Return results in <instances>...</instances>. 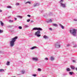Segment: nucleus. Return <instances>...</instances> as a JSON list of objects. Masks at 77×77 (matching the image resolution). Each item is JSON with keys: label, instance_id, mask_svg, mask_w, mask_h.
I'll list each match as a JSON object with an SVG mask.
<instances>
[{"label": "nucleus", "instance_id": "nucleus-1", "mask_svg": "<svg viewBox=\"0 0 77 77\" xmlns=\"http://www.w3.org/2000/svg\"><path fill=\"white\" fill-rule=\"evenodd\" d=\"M17 38H18V37L16 36L14 38L11 39V41L10 42V44L11 47H13L14 45V42L17 39Z\"/></svg>", "mask_w": 77, "mask_h": 77}, {"label": "nucleus", "instance_id": "nucleus-2", "mask_svg": "<svg viewBox=\"0 0 77 77\" xmlns=\"http://www.w3.org/2000/svg\"><path fill=\"white\" fill-rule=\"evenodd\" d=\"M77 31V30L75 29H73L72 30H70V33H71L72 35H73V36H76V32Z\"/></svg>", "mask_w": 77, "mask_h": 77}, {"label": "nucleus", "instance_id": "nucleus-3", "mask_svg": "<svg viewBox=\"0 0 77 77\" xmlns=\"http://www.w3.org/2000/svg\"><path fill=\"white\" fill-rule=\"evenodd\" d=\"M40 33H41L40 31L38 30L37 31L35 32V35H36V36H37V37H39L40 36H41V35L39 34Z\"/></svg>", "mask_w": 77, "mask_h": 77}, {"label": "nucleus", "instance_id": "nucleus-4", "mask_svg": "<svg viewBox=\"0 0 77 77\" xmlns=\"http://www.w3.org/2000/svg\"><path fill=\"white\" fill-rule=\"evenodd\" d=\"M33 30H42V29L40 28H34L33 29Z\"/></svg>", "mask_w": 77, "mask_h": 77}, {"label": "nucleus", "instance_id": "nucleus-5", "mask_svg": "<svg viewBox=\"0 0 77 77\" xmlns=\"http://www.w3.org/2000/svg\"><path fill=\"white\" fill-rule=\"evenodd\" d=\"M61 6H62L63 7V8H65V4H62V3H60Z\"/></svg>", "mask_w": 77, "mask_h": 77}, {"label": "nucleus", "instance_id": "nucleus-6", "mask_svg": "<svg viewBox=\"0 0 77 77\" xmlns=\"http://www.w3.org/2000/svg\"><path fill=\"white\" fill-rule=\"evenodd\" d=\"M32 59L33 60H38L37 58H33Z\"/></svg>", "mask_w": 77, "mask_h": 77}, {"label": "nucleus", "instance_id": "nucleus-7", "mask_svg": "<svg viewBox=\"0 0 77 77\" xmlns=\"http://www.w3.org/2000/svg\"><path fill=\"white\" fill-rule=\"evenodd\" d=\"M71 69H75V67L72 66H71Z\"/></svg>", "mask_w": 77, "mask_h": 77}, {"label": "nucleus", "instance_id": "nucleus-8", "mask_svg": "<svg viewBox=\"0 0 77 77\" xmlns=\"http://www.w3.org/2000/svg\"><path fill=\"white\" fill-rule=\"evenodd\" d=\"M9 65H10V62L9 61L7 62L6 64V65L9 66Z\"/></svg>", "mask_w": 77, "mask_h": 77}, {"label": "nucleus", "instance_id": "nucleus-9", "mask_svg": "<svg viewBox=\"0 0 77 77\" xmlns=\"http://www.w3.org/2000/svg\"><path fill=\"white\" fill-rule=\"evenodd\" d=\"M66 71H71V69H70L69 68H67L66 69Z\"/></svg>", "mask_w": 77, "mask_h": 77}, {"label": "nucleus", "instance_id": "nucleus-10", "mask_svg": "<svg viewBox=\"0 0 77 77\" xmlns=\"http://www.w3.org/2000/svg\"><path fill=\"white\" fill-rule=\"evenodd\" d=\"M60 27H61V28H62V29H64V27H63V26H62V24H60Z\"/></svg>", "mask_w": 77, "mask_h": 77}, {"label": "nucleus", "instance_id": "nucleus-11", "mask_svg": "<svg viewBox=\"0 0 77 77\" xmlns=\"http://www.w3.org/2000/svg\"><path fill=\"white\" fill-rule=\"evenodd\" d=\"M0 22L1 23V26H3V25H4V23L3 22H2V21H0Z\"/></svg>", "mask_w": 77, "mask_h": 77}, {"label": "nucleus", "instance_id": "nucleus-12", "mask_svg": "<svg viewBox=\"0 0 77 77\" xmlns=\"http://www.w3.org/2000/svg\"><path fill=\"white\" fill-rule=\"evenodd\" d=\"M36 48V46L33 47L31 48V50H33V49H34V48Z\"/></svg>", "mask_w": 77, "mask_h": 77}, {"label": "nucleus", "instance_id": "nucleus-13", "mask_svg": "<svg viewBox=\"0 0 77 77\" xmlns=\"http://www.w3.org/2000/svg\"><path fill=\"white\" fill-rule=\"evenodd\" d=\"M43 37L44 38H45V39H47V38H48V37L46 35H44Z\"/></svg>", "mask_w": 77, "mask_h": 77}, {"label": "nucleus", "instance_id": "nucleus-14", "mask_svg": "<svg viewBox=\"0 0 77 77\" xmlns=\"http://www.w3.org/2000/svg\"><path fill=\"white\" fill-rule=\"evenodd\" d=\"M51 60H54V57H51Z\"/></svg>", "mask_w": 77, "mask_h": 77}, {"label": "nucleus", "instance_id": "nucleus-15", "mask_svg": "<svg viewBox=\"0 0 77 77\" xmlns=\"http://www.w3.org/2000/svg\"><path fill=\"white\" fill-rule=\"evenodd\" d=\"M69 74L70 75H72V74H73V72H69Z\"/></svg>", "mask_w": 77, "mask_h": 77}, {"label": "nucleus", "instance_id": "nucleus-16", "mask_svg": "<svg viewBox=\"0 0 77 77\" xmlns=\"http://www.w3.org/2000/svg\"><path fill=\"white\" fill-rule=\"evenodd\" d=\"M53 25L54 26H55V27H56V26H57L56 24H53Z\"/></svg>", "mask_w": 77, "mask_h": 77}, {"label": "nucleus", "instance_id": "nucleus-17", "mask_svg": "<svg viewBox=\"0 0 77 77\" xmlns=\"http://www.w3.org/2000/svg\"><path fill=\"white\" fill-rule=\"evenodd\" d=\"M3 30H1V29H0V33H3Z\"/></svg>", "mask_w": 77, "mask_h": 77}, {"label": "nucleus", "instance_id": "nucleus-18", "mask_svg": "<svg viewBox=\"0 0 77 77\" xmlns=\"http://www.w3.org/2000/svg\"><path fill=\"white\" fill-rule=\"evenodd\" d=\"M4 71V70L3 69H0V71Z\"/></svg>", "mask_w": 77, "mask_h": 77}, {"label": "nucleus", "instance_id": "nucleus-19", "mask_svg": "<svg viewBox=\"0 0 77 77\" xmlns=\"http://www.w3.org/2000/svg\"><path fill=\"white\" fill-rule=\"evenodd\" d=\"M27 3H29V4H30V2H28L26 3V4H27Z\"/></svg>", "mask_w": 77, "mask_h": 77}, {"label": "nucleus", "instance_id": "nucleus-20", "mask_svg": "<svg viewBox=\"0 0 77 77\" xmlns=\"http://www.w3.org/2000/svg\"><path fill=\"white\" fill-rule=\"evenodd\" d=\"M19 29H22V27L21 26H20L19 27Z\"/></svg>", "mask_w": 77, "mask_h": 77}, {"label": "nucleus", "instance_id": "nucleus-21", "mask_svg": "<svg viewBox=\"0 0 77 77\" xmlns=\"http://www.w3.org/2000/svg\"><path fill=\"white\" fill-rule=\"evenodd\" d=\"M22 74H24V70H22Z\"/></svg>", "mask_w": 77, "mask_h": 77}, {"label": "nucleus", "instance_id": "nucleus-22", "mask_svg": "<svg viewBox=\"0 0 77 77\" xmlns=\"http://www.w3.org/2000/svg\"><path fill=\"white\" fill-rule=\"evenodd\" d=\"M38 71H41V69L40 68L38 69Z\"/></svg>", "mask_w": 77, "mask_h": 77}, {"label": "nucleus", "instance_id": "nucleus-23", "mask_svg": "<svg viewBox=\"0 0 77 77\" xmlns=\"http://www.w3.org/2000/svg\"><path fill=\"white\" fill-rule=\"evenodd\" d=\"M45 60H48V58H47V57L45 58Z\"/></svg>", "mask_w": 77, "mask_h": 77}, {"label": "nucleus", "instance_id": "nucleus-24", "mask_svg": "<svg viewBox=\"0 0 77 77\" xmlns=\"http://www.w3.org/2000/svg\"><path fill=\"white\" fill-rule=\"evenodd\" d=\"M30 21V19H28L27 20V22H29Z\"/></svg>", "mask_w": 77, "mask_h": 77}, {"label": "nucleus", "instance_id": "nucleus-25", "mask_svg": "<svg viewBox=\"0 0 77 77\" xmlns=\"http://www.w3.org/2000/svg\"><path fill=\"white\" fill-rule=\"evenodd\" d=\"M16 5H17V6H18V5H19V3H17L16 4Z\"/></svg>", "mask_w": 77, "mask_h": 77}, {"label": "nucleus", "instance_id": "nucleus-26", "mask_svg": "<svg viewBox=\"0 0 77 77\" xmlns=\"http://www.w3.org/2000/svg\"><path fill=\"white\" fill-rule=\"evenodd\" d=\"M8 8H11V6H8L7 7Z\"/></svg>", "mask_w": 77, "mask_h": 77}, {"label": "nucleus", "instance_id": "nucleus-27", "mask_svg": "<svg viewBox=\"0 0 77 77\" xmlns=\"http://www.w3.org/2000/svg\"><path fill=\"white\" fill-rule=\"evenodd\" d=\"M60 45H58V46H57V48H60Z\"/></svg>", "mask_w": 77, "mask_h": 77}, {"label": "nucleus", "instance_id": "nucleus-28", "mask_svg": "<svg viewBox=\"0 0 77 77\" xmlns=\"http://www.w3.org/2000/svg\"><path fill=\"white\" fill-rule=\"evenodd\" d=\"M9 22H10V23H12V22H13V20H9Z\"/></svg>", "mask_w": 77, "mask_h": 77}, {"label": "nucleus", "instance_id": "nucleus-29", "mask_svg": "<svg viewBox=\"0 0 77 77\" xmlns=\"http://www.w3.org/2000/svg\"><path fill=\"white\" fill-rule=\"evenodd\" d=\"M18 17L20 18H22V17L20 16H18Z\"/></svg>", "mask_w": 77, "mask_h": 77}, {"label": "nucleus", "instance_id": "nucleus-30", "mask_svg": "<svg viewBox=\"0 0 77 77\" xmlns=\"http://www.w3.org/2000/svg\"><path fill=\"white\" fill-rule=\"evenodd\" d=\"M33 76H34V77H36V74L33 75Z\"/></svg>", "mask_w": 77, "mask_h": 77}, {"label": "nucleus", "instance_id": "nucleus-31", "mask_svg": "<svg viewBox=\"0 0 77 77\" xmlns=\"http://www.w3.org/2000/svg\"><path fill=\"white\" fill-rule=\"evenodd\" d=\"M27 17H31V16L30 15H27Z\"/></svg>", "mask_w": 77, "mask_h": 77}, {"label": "nucleus", "instance_id": "nucleus-32", "mask_svg": "<svg viewBox=\"0 0 77 77\" xmlns=\"http://www.w3.org/2000/svg\"><path fill=\"white\" fill-rule=\"evenodd\" d=\"M49 29L50 30H52V28H49Z\"/></svg>", "mask_w": 77, "mask_h": 77}, {"label": "nucleus", "instance_id": "nucleus-33", "mask_svg": "<svg viewBox=\"0 0 77 77\" xmlns=\"http://www.w3.org/2000/svg\"><path fill=\"white\" fill-rule=\"evenodd\" d=\"M73 62L74 63H75V61L74 60H73Z\"/></svg>", "mask_w": 77, "mask_h": 77}, {"label": "nucleus", "instance_id": "nucleus-34", "mask_svg": "<svg viewBox=\"0 0 77 77\" xmlns=\"http://www.w3.org/2000/svg\"><path fill=\"white\" fill-rule=\"evenodd\" d=\"M50 22H52V20L51 19H50L49 20Z\"/></svg>", "mask_w": 77, "mask_h": 77}, {"label": "nucleus", "instance_id": "nucleus-35", "mask_svg": "<svg viewBox=\"0 0 77 77\" xmlns=\"http://www.w3.org/2000/svg\"><path fill=\"white\" fill-rule=\"evenodd\" d=\"M74 21H77V19H74Z\"/></svg>", "mask_w": 77, "mask_h": 77}, {"label": "nucleus", "instance_id": "nucleus-36", "mask_svg": "<svg viewBox=\"0 0 77 77\" xmlns=\"http://www.w3.org/2000/svg\"><path fill=\"white\" fill-rule=\"evenodd\" d=\"M63 2V0H61L60 2Z\"/></svg>", "mask_w": 77, "mask_h": 77}, {"label": "nucleus", "instance_id": "nucleus-37", "mask_svg": "<svg viewBox=\"0 0 77 77\" xmlns=\"http://www.w3.org/2000/svg\"><path fill=\"white\" fill-rule=\"evenodd\" d=\"M37 5V4H36L35 5H34V7H35V6H36Z\"/></svg>", "mask_w": 77, "mask_h": 77}, {"label": "nucleus", "instance_id": "nucleus-38", "mask_svg": "<svg viewBox=\"0 0 77 77\" xmlns=\"http://www.w3.org/2000/svg\"><path fill=\"white\" fill-rule=\"evenodd\" d=\"M31 23H33V20H31Z\"/></svg>", "mask_w": 77, "mask_h": 77}, {"label": "nucleus", "instance_id": "nucleus-39", "mask_svg": "<svg viewBox=\"0 0 77 77\" xmlns=\"http://www.w3.org/2000/svg\"><path fill=\"white\" fill-rule=\"evenodd\" d=\"M15 20H17V18H14Z\"/></svg>", "mask_w": 77, "mask_h": 77}, {"label": "nucleus", "instance_id": "nucleus-40", "mask_svg": "<svg viewBox=\"0 0 77 77\" xmlns=\"http://www.w3.org/2000/svg\"><path fill=\"white\" fill-rule=\"evenodd\" d=\"M2 12V11L1 10H0V12Z\"/></svg>", "mask_w": 77, "mask_h": 77}, {"label": "nucleus", "instance_id": "nucleus-41", "mask_svg": "<svg viewBox=\"0 0 77 77\" xmlns=\"http://www.w3.org/2000/svg\"><path fill=\"white\" fill-rule=\"evenodd\" d=\"M55 45L56 46V45H57V43Z\"/></svg>", "mask_w": 77, "mask_h": 77}, {"label": "nucleus", "instance_id": "nucleus-42", "mask_svg": "<svg viewBox=\"0 0 77 77\" xmlns=\"http://www.w3.org/2000/svg\"><path fill=\"white\" fill-rule=\"evenodd\" d=\"M75 69L76 71H77V68H75Z\"/></svg>", "mask_w": 77, "mask_h": 77}, {"label": "nucleus", "instance_id": "nucleus-43", "mask_svg": "<svg viewBox=\"0 0 77 77\" xmlns=\"http://www.w3.org/2000/svg\"><path fill=\"white\" fill-rule=\"evenodd\" d=\"M13 77H15V76H13Z\"/></svg>", "mask_w": 77, "mask_h": 77}]
</instances>
